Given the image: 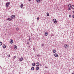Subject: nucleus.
<instances>
[{"instance_id": "f257e3e1", "label": "nucleus", "mask_w": 74, "mask_h": 74, "mask_svg": "<svg viewBox=\"0 0 74 74\" xmlns=\"http://www.w3.org/2000/svg\"><path fill=\"white\" fill-rule=\"evenodd\" d=\"M69 6V10H71V4H69L68 5Z\"/></svg>"}, {"instance_id": "f03ea898", "label": "nucleus", "mask_w": 74, "mask_h": 74, "mask_svg": "<svg viewBox=\"0 0 74 74\" xmlns=\"http://www.w3.org/2000/svg\"><path fill=\"white\" fill-rule=\"evenodd\" d=\"M10 4V2H8L7 3L6 5V7H8V5Z\"/></svg>"}, {"instance_id": "7ed1b4c3", "label": "nucleus", "mask_w": 74, "mask_h": 74, "mask_svg": "<svg viewBox=\"0 0 74 74\" xmlns=\"http://www.w3.org/2000/svg\"><path fill=\"white\" fill-rule=\"evenodd\" d=\"M53 21L54 22V23H56H56H57V21H56V19H53Z\"/></svg>"}, {"instance_id": "20e7f679", "label": "nucleus", "mask_w": 74, "mask_h": 74, "mask_svg": "<svg viewBox=\"0 0 74 74\" xmlns=\"http://www.w3.org/2000/svg\"><path fill=\"white\" fill-rule=\"evenodd\" d=\"M11 18L12 19H14L15 18V15H12L11 16Z\"/></svg>"}, {"instance_id": "39448f33", "label": "nucleus", "mask_w": 74, "mask_h": 74, "mask_svg": "<svg viewBox=\"0 0 74 74\" xmlns=\"http://www.w3.org/2000/svg\"><path fill=\"white\" fill-rule=\"evenodd\" d=\"M68 47H69V45H67V44H66L64 45V47L65 48H67Z\"/></svg>"}, {"instance_id": "423d86ee", "label": "nucleus", "mask_w": 74, "mask_h": 74, "mask_svg": "<svg viewBox=\"0 0 74 74\" xmlns=\"http://www.w3.org/2000/svg\"><path fill=\"white\" fill-rule=\"evenodd\" d=\"M10 42L11 44H12V43H13V40L12 39L10 40Z\"/></svg>"}, {"instance_id": "0eeeda50", "label": "nucleus", "mask_w": 74, "mask_h": 74, "mask_svg": "<svg viewBox=\"0 0 74 74\" xmlns=\"http://www.w3.org/2000/svg\"><path fill=\"white\" fill-rule=\"evenodd\" d=\"M48 32H45V36H48Z\"/></svg>"}, {"instance_id": "6e6552de", "label": "nucleus", "mask_w": 74, "mask_h": 74, "mask_svg": "<svg viewBox=\"0 0 74 74\" xmlns=\"http://www.w3.org/2000/svg\"><path fill=\"white\" fill-rule=\"evenodd\" d=\"M7 21H12V18L11 19L10 18H8L7 19Z\"/></svg>"}, {"instance_id": "1a4fd4ad", "label": "nucleus", "mask_w": 74, "mask_h": 74, "mask_svg": "<svg viewBox=\"0 0 74 74\" xmlns=\"http://www.w3.org/2000/svg\"><path fill=\"white\" fill-rule=\"evenodd\" d=\"M39 65H40V63L39 62H37L36 64V65L37 66H39Z\"/></svg>"}, {"instance_id": "9d476101", "label": "nucleus", "mask_w": 74, "mask_h": 74, "mask_svg": "<svg viewBox=\"0 0 74 74\" xmlns=\"http://www.w3.org/2000/svg\"><path fill=\"white\" fill-rule=\"evenodd\" d=\"M14 48L15 49H17V46L16 45H14Z\"/></svg>"}, {"instance_id": "9b49d317", "label": "nucleus", "mask_w": 74, "mask_h": 74, "mask_svg": "<svg viewBox=\"0 0 74 74\" xmlns=\"http://www.w3.org/2000/svg\"><path fill=\"white\" fill-rule=\"evenodd\" d=\"M54 56L55 57H57L58 56V54H56V53H55L54 54Z\"/></svg>"}, {"instance_id": "f8f14e48", "label": "nucleus", "mask_w": 74, "mask_h": 74, "mask_svg": "<svg viewBox=\"0 0 74 74\" xmlns=\"http://www.w3.org/2000/svg\"><path fill=\"white\" fill-rule=\"evenodd\" d=\"M23 5L22 4H21V8H23Z\"/></svg>"}, {"instance_id": "ddd939ff", "label": "nucleus", "mask_w": 74, "mask_h": 74, "mask_svg": "<svg viewBox=\"0 0 74 74\" xmlns=\"http://www.w3.org/2000/svg\"><path fill=\"white\" fill-rule=\"evenodd\" d=\"M40 69V67H39L37 66L36 68V70H39Z\"/></svg>"}, {"instance_id": "4468645a", "label": "nucleus", "mask_w": 74, "mask_h": 74, "mask_svg": "<svg viewBox=\"0 0 74 74\" xmlns=\"http://www.w3.org/2000/svg\"><path fill=\"white\" fill-rule=\"evenodd\" d=\"M3 48H5V47H6L5 45H3Z\"/></svg>"}, {"instance_id": "2eb2a0df", "label": "nucleus", "mask_w": 74, "mask_h": 74, "mask_svg": "<svg viewBox=\"0 0 74 74\" xmlns=\"http://www.w3.org/2000/svg\"><path fill=\"white\" fill-rule=\"evenodd\" d=\"M20 61H22V60H23V58H20Z\"/></svg>"}, {"instance_id": "dca6fc26", "label": "nucleus", "mask_w": 74, "mask_h": 74, "mask_svg": "<svg viewBox=\"0 0 74 74\" xmlns=\"http://www.w3.org/2000/svg\"><path fill=\"white\" fill-rule=\"evenodd\" d=\"M71 8H72V9H73V10H74V5L72 6Z\"/></svg>"}, {"instance_id": "f3484780", "label": "nucleus", "mask_w": 74, "mask_h": 74, "mask_svg": "<svg viewBox=\"0 0 74 74\" xmlns=\"http://www.w3.org/2000/svg\"><path fill=\"white\" fill-rule=\"evenodd\" d=\"M40 1V0H36V2L37 3H39Z\"/></svg>"}, {"instance_id": "a211bd4d", "label": "nucleus", "mask_w": 74, "mask_h": 74, "mask_svg": "<svg viewBox=\"0 0 74 74\" xmlns=\"http://www.w3.org/2000/svg\"><path fill=\"white\" fill-rule=\"evenodd\" d=\"M16 31H18V30H19V28H18V27H17L16 29Z\"/></svg>"}, {"instance_id": "6ab92c4d", "label": "nucleus", "mask_w": 74, "mask_h": 74, "mask_svg": "<svg viewBox=\"0 0 74 74\" xmlns=\"http://www.w3.org/2000/svg\"><path fill=\"white\" fill-rule=\"evenodd\" d=\"M56 52V50H53V53H55Z\"/></svg>"}, {"instance_id": "aec40b11", "label": "nucleus", "mask_w": 74, "mask_h": 74, "mask_svg": "<svg viewBox=\"0 0 74 74\" xmlns=\"http://www.w3.org/2000/svg\"><path fill=\"white\" fill-rule=\"evenodd\" d=\"M31 70H34V67H32L31 68Z\"/></svg>"}, {"instance_id": "412c9836", "label": "nucleus", "mask_w": 74, "mask_h": 74, "mask_svg": "<svg viewBox=\"0 0 74 74\" xmlns=\"http://www.w3.org/2000/svg\"><path fill=\"white\" fill-rule=\"evenodd\" d=\"M2 44H3V42H0V45H2Z\"/></svg>"}, {"instance_id": "4be33fe9", "label": "nucleus", "mask_w": 74, "mask_h": 74, "mask_svg": "<svg viewBox=\"0 0 74 74\" xmlns=\"http://www.w3.org/2000/svg\"><path fill=\"white\" fill-rule=\"evenodd\" d=\"M32 66H35V63H33Z\"/></svg>"}, {"instance_id": "5701e85b", "label": "nucleus", "mask_w": 74, "mask_h": 74, "mask_svg": "<svg viewBox=\"0 0 74 74\" xmlns=\"http://www.w3.org/2000/svg\"><path fill=\"white\" fill-rule=\"evenodd\" d=\"M47 16H49V13L48 12L47 13Z\"/></svg>"}, {"instance_id": "b1692460", "label": "nucleus", "mask_w": 74, "mask_h": 74, "mask_svg": "<svg viewBox=\"0 0 74 74\" xmlns=\"http://www.w3.org/2000/svg\"><path fill=\"white\" fill-rule=\"evenodd\" d=\"M16 56H14V59H16Z\"/></svg>"}, {"instance_id": "393cba45", "label": "nucleus", "mask_w": 74, "mask_h": 74, "mask_svg": "<svg viewBox=\"0 0 74 74\" xmlns=\"http://www.w3.org/2000/svg\"><path fill=\"white\" fill-rule=\"evenodd\" d=\"M8 58H10V55H8Z\"/></svg>"}, {"instance_id": "a878e982", "label": "nucleus", "mask_w": 74, "mask_h": 74, "mask_svg": "<svg viewBox=\"0 0 74 74\" xmlns=\"http://www.w3.org/2000/svg\"><path fill=\"white\" fill-rule=\"evenodd\" d=\"M39 19H40V18L39 17H38L37 18V20H39Z\"/></svg>"}, {"instance_id": "bb28decb", "label": "nucleus", "mask_w": 74, "mask_h": 74, "mask_svg": "<svg viewBox=\"0 0 74 74\" xmlns=\"http://www.w3.org/2000/svg\"><path fill=\"white\" fill-rule=\"evenodd\" d=\"M73 18H74V15H73Z\"/></svg>"}, {"instance_id": "cd10ccee", "label": "nucleus", "mask_w": 74, "mask_h": 74, "mask_svg": "<svg viewBox=\"0 0 74 74\" xmlns=\"http://www.w3.org/2000/svg\"><path fill=\"white\" fill-rule=\"evenodd\" d=\"M33 50L34 51H35V48H33Z\"/></svg>"}, {"instance_id": "c85d7f7f", "label": "nucleus", "mask_w": 74, "mask_h": 74, "mask_svg": "<svg viewBox=\"0 0 74 74\" xmlns=\"http://www.w3.org/2000/svg\"><path fill=\"white\" fill-rule=\"evenodd\" d=\"M43 46H44V44H42V47H43Z\"/></svg>"}, {"instance_id": "c756f323", "label": "nucleus", "mask_w": 74, "mask_h": 74, "mask_svg": "<svg viewBox=\"0 0 74 74\" xmlns=\"http://www.w3.org/2000/svg\"><path fill=\"white\" fill-rule=\"evenodd\" d=\"M40 66H42V65L41 64H40Z\"/></svg>"}, {"instance_id": "7c9ffc66", "label": "nucleus", "mask_w": 74, "mask_h": 74, "mask_svg": "<svg viewBox=\"0 0 74 74\" xmlns=\"http://www.w3.org/2000/svg\"><path fill=\"white\" fill-rule=\"evenodd\" d=\"M69 16V17H71V15H70Z\"/></svg>"}, {"instance_id": "2f4dec72", "label": "nucleus", "mask_w": 74, "mask_h": 74, "mask_svg": "<svg viewBox=\"0 0 74 74\" xmlns=\"http://www.w3.org/2000/svg\"><path fill=\"white\" fill-rule=\"evenodd\" d=\"M40 56V55H37V56L39 57V56Z\"/></svg>"}, {"instance_id": "473e14b6", "label": "nucleus", "mask_w": 74, "mask_h": 74, "mask_svg": "<svg viewBox=\"0 0 74 74\" xmlns=\"http://www.w3.org/2000/svg\"><path fill=\"white\" fill-rule=\"evenodd\" d=\"M31 0H29V1H31Z\"/></svg>"}, {"instance_id": "72a5a7b5", "label": "nucleus", "mask_w": 74, "mask_h": 74, "mask_svg": "<svg viewBox=\"0 0 74 74\" xmlns=\"http://www.w3.org/2000/svg\"><path fill=\"white\" fill-rule=\"evenodd\" d=\"M45 68H47V66H45Z\"/></svg>"}, {"instance_id": "f704fd0d", "label": "nucleus", "mask_w": 74, "mask_h": 74, "mask_svg": "<svg viewBox=\"0 0 74 74\" xmlns=\"http://www.w3.org/2000/svg\"><path fill=\"white\" fill-rule=\"evenodd\" d=\"M72 74H74V73H72Z\"/></svg>"}, {"instance_id": "c9c22d12", "label": "nucleus", "mask_w": 74, "mask_h": 74, "mask_svg": "<svg viewBox=\"0 0 74 74\" xmlns=\"http://www.w3.org/2000/svg\"><path fill=\"white\" fill-rule=\"evenodd\" d=\"M30 39H29V41H30Z\"/></svg>"}, {"instance_id": "e433bc0d", "label": "nucleus", "mask_w": 74, "mask_h": 74, "mask_svg": "<svg viewBox=\"0 0 74 74\" xmlns=\"http://www.w3.org/2000/svg\"><path fill=\"white\" fill-rule=\"evenodd\" d=\"M29 47H30V46H29Z\"/></svg>"}, {"instance_id": "4c0bfd02", "label": "nucleus", "mask_w": 74, "mask_h": 74, "mask_svg": "<svg viewBox=\"0 0 74 74\" xmlns=\"http://www.w3.org/2000/svg\"><path fill=\"white\" fill-rule=\"evenodd\" d=\"M27 44H28V42L27 43Z\"/></svg>"}]
</instances>
